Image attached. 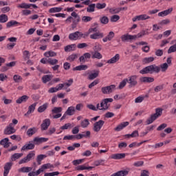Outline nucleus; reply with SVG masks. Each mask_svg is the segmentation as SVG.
<instances>
[{
	"label": "nucleus",
	"mask_w": 176,
	"mask_h": 176,
	"mask_svg": "<svg viewBox=\"0 0 176 176\" xmlns=\"http://www.w3.org/2000/svg\"><path fill=\"white\" fill-rule=\"evenodd\" d=\"M166 69H168V64L166 63L160 65V67L156 65H151L140 70V74L142 75H145L146 74H159L160 71L162 72H166Z\"/></svg>",
	"instance_id": "f257e3e1"
},
{
	"label": "nucleus",
	"mask_w": 176,
	"mask_h": 176,
	"mask_svg": "<svg viewBox=\"0 0 176 176\" xmlns=\"http://www.w3.org/2000/svg\"><path fill=\"white\" fill-rule=\"evenodd\" d=\"M109 102H113V99L110 98L102 100L100 104H99V111H108L109 109Z\"/></svg>",
	"instance_id": "f03ea898"
},
{
	"label": "nucleus",
	"mask_w": 176,
	"mask_h": 176,
	"mask_svg": "<svg viewBox=\"0 0 176 176\" xmlns=\"http://www.w3.org/2000/svg\"><path fill=\"white\" fill-rule=\"evenodd\" d=\"M34 157H35V152L31 151L27 155L26 157L19 160V164H24L25 163H28V162H31Z\"/></svg>",
	"instance_id": "7ed1b4c3"
},
{
	"label": "nucleus",
	"mask_w": 176,
	"mask_h": 176,
	"mask_svg": "<svg viewBox=\"0 0 176 176\" xmlns=\"http://www.w3.org/2000/svg\"><path fill=\"white\" fill-rule=\"evenodd\" d=\"M116 90V85H111L101 88V91L103 94H111Z\"/></svg>",
	"instance_id": "20e7f679"
},
{
	"label": "nucleus",
	"mask_w": 176,
	"mask_h": 176,
	"mask_svg": "<svg viewBox=\"0 0 176 176\" xmlns=\"http://www.w3.org/2000/svg\"><path fill=\"white\" fill-rule=\"evenodd\" d=\"M82 5H85L86 6H88L87 8V12H88V13H93V12L96 10V4L95 3L90 4V0H86L82 2Z\"/></svg>",
	"instance_id": "39448f33"
},
{
	"label": "nucleus",
	"mask_w": 176,
	"mask_h": 176,
	"mask_svg": "<svg viewBox=\"0 0 176 176\" xmlns=\"http://www.w3.org/2000/svg\"><path fill=\"white\" fill-rule=\"evenodd\" d=\"M138 76L137 75L131 76L127 79V83L129 84L130 87L137 86L138 82L137 81Z\"/></svg>",
	"instance_id": "423d86ee"
},
{
	"label": "nucleus",
	"mask_w": 176,
	"mask_h": 176,
	"mask_svg": "<svg viewBox=\"0 0 176 176\" xmlns=\"http://www.w3.org/2000/svg\"><path fill=\"white\" fill-rule=\"evenodd\" d=\"M149 19H151V16H149L146 14H143L133 17L132 19V21H133V23H135V21H144V20H149Z\"/></svg>",
	"instance_id": "0eeeda50"
},
{
	"label": "nucleus",
	"mask_w": 176,
	"mask_h": 176,
	"mask_svg": "<svg viewBox=\"0 0 176 176\" xmlns=\"http://www.w3.org/2000/svg\"><path fill=\"white\" fill-rule=\"evenodd\" d=\"M69 39L70 41H78L82 39V32H75L69 34Z\"/></svg>",
	"instance_id": "6e6552de"
},
{
	"label": "nucleus",
	"mask_w": 176,
	"mask_h": 176,
	"mask_svg": "<svg viewBox=\"0 0 176 176\" xmlns=\"http://www.w3.org/2000/svg\"><path fill=\"white\" fill-rule=\"evenodd\" d=\"M104 123H105V122L102 120H100L99 121L95 122L94 124V131L98 133V131H100V130H101L104 126Z\"/></svg>",
	"instance_id": "1a4fd4ad"
},
{
	"label": "nucleus",
	"mask_w": 176,
	"mask_h": 176,
	"mask_svg": "<svg viewBox=\"0 0 176 176\" xmlns=\"http://www.w3.org/2000/svg\"><path fill=\"white\" fill-rule=\"evenodd\" d=\"M16 129H14V126L13 124H10L4 130V134L7 135H10V134H14Z\"/></svg>",
	"instance_id": "9d476101"
},
{
	"label": "nucleus",
	"mask_w": 176,
	"mask_h": 176,
	"mask_svg": "<svg viewBox=\"0 0 176 176\" xmlns=\"http://www.w3.org/2000/svg\"><path fill=\"white\" fill-rule=\"evenodd\" d=\"M121 41L122 42H129V41H135V36H134V35H130L129 34H123L121 36Z\"/></svg>",
	"instance_id": "9b49d317"
},
{
	"label": "nucleus",
	"mask_w": 176,
	"mask_h": 176,
	"mask_svg": "<svg viewBox=\"0 0 176 176\" xmlns=\"http://www.w3.org/2000/svg\"><path fill=\"white\" fill-rule=\"evenodd\" d=\"M72 17L75 18V19L73 21V24H72V28H75V27H76V24H78V23H79V21H80V16H79V15L75 12H73L71 14Z\"/></svg>",
	"instance_id": "f8f14e48"
},
{
	"label": "nucleus",
	"mask_w": 176,
	"mask_h": 176,
	"mask_svg": "<svg viewBox=\"0 0 176 176\" xmlns=\"http://www.w3.org/2000/svg\"><path fill=\"white\" fill-rule=\"evenodd\" d=\"M120 60V55L119 54H116L114 56H113L111 58L109 59L107 61V64H116V63H118V61Z\"/></svg>",
	"instance_id": "ddd939ff"
},
{
	"label": "nucleus",
	"mask_w": 176,
	"mask_h": 176,
	"mask_svg": "<svg viewBox=\"0 0 176 176\" xmlns=\"http://www.w3.org/2000/svg\"><path fill=\"white\" fill-rule=\"evenodd\" d=\"M12 166H13V163L7 162L4 166V172L3 176H8L9 174V171H10V168H12Z\"/></svg>",
	"instance_id": "4468645a"
},
{
	"label": "nucleus",
	"mask_w": 176,
	"mask_h": 176,
	"mask_svg": "<svg viewBox=\"0 0 176 176\" xmlns=\"http://www.w3.org/2000/svg\"><path fill=\"white\" fill-rule=\"evenodd\" d=\"M10 144L12 143L9 142V138H5L0 141V145L5 148H9L10 146Z\"/></svg>",
	"instance_id": "2eb2a0df"
},
{
	"label": "nucleus",
	"mask_w": 176,
	"mask_h": 176,
	"mask_svg": "<svg viewBox=\"0 0 176 176\" xmlns=\"http://www.w3.org/2000/svg\"><path fill=\"white\" fill-rule=\"evenodd\" d=\"M35 148V144L30 142L29 143H26L22 148L21 151H32Z\"/></svg>",
	"instance_id": "dca6fc26"
},
{
	"label": "nucleus",
	"mask_w": 176,
	"mask_h": 176,
	"mask_svg": "<svg viewBox=\"0 0 176 176\" xmlns=\"http://www.w3.org/2000/svg\"><path fill=\"white\" fill-rule=\"evenodd\" d=\"M49 126H50V119L47 118L43 121L41 124V130L43 131L45 130H47L49 129Z\"/></svg>",
	"instance_id": "f3484780"
},
{
	"label": "nucleus",
	"mask_w": 176,
	"mask_h": 176,
	"mask_svg": "<svg viewBox=\"0 0 176 176\" xmlns=\"http://www.w3.org/2000/svg\"><path fill=\"white\" fill-rule=\"evenodd\" d=\"M111 159L114 160H120V159H124L126 157L125 153H116L111 155Z\"/></svg>",
	"instance_id": "a211bd4d"
},
{
	"label": "nucleus",
	"mask_w": 176,
	"mask_h": 176,
	"mask_svg": "<svg viewBox=\"0 0 176 176\" xmlns=\"http://www.w3.org/2000/svg\"><path fill=\"white\" fill-rule=\"evenodd\" d=\"M155 81V78L152 77H140V82L141 83H152V82Z\"/></svg>",
	"instance_id": "6ab92c4d"
},
{
	"label": "nucleus",
	"mask_w": 176,
	"mask_h": 176,
	"mask_svg": "<svg viewBox=\"0 0 176 176\" xmlns=\"http://www.w3.org/2000/svg\"><path fill=\"white\" fill-rule=\"evenodd\" d=\"M113 38H115V32H109L107 36L102 38V41L107 43L108 41H112Z\"/></svg>",
	"instance_id": "aec40b11"
},
{
	"label": "nucleus",
	"mask_w": 176,
	"mask_h": 176,
	"mask_svg": "<svg viewBox=\"0 0 176 176\" xmlns=\"http://www.w3.org/2000/svg\"><path fill=\"white\" fill-rule=\"evenodd\" d=\"M101 38H104V33L96 32L94 34L90 35L91 39H100Z\"/></svg>",
	"instance_id": "412c9836"
},
{
	"label": "nucleus",
	"mask_w": 176,
	"mask_h": 176,
	"mask_svg": "<svg viewBox=\"0 0 176 176\" xmlns=\"http://www.w3.org/2000/svg\"><path fill=\"white\" fill-rule=\"evenodd\" d=\"M129 122H124L120 124L118 126H116L114 130L115 131H120L121 130H123L124 127H127L129 126Z\"/></svg>",
	"instance_id": "4be33fe9"
},
{
	"label": "nucleus",
	"mask_w": 176,
	"mask_h": 176,
	"mask_svg": "<svg viewBox=\"0 0 176 176\" xmlns=\"http://www.w3.org/2000/svg\"><path fill=\"white\" fill-rule=\"evenodd\" d=\"M37 102H34L32 104L28 107V111L25 114V116H28V115H30V113H33L34 111H35V108L36 107Z\"/></svg>",
	"instance_id": "5701e85b"
},
{
	"label": "nucleus",
	"mask_w": 176,
	"mask_h": 176,
	"mask_svg": "<svg viewBox=\"0 0 176 176\" xmlns=\"http://www.w3.org/2000/svg\"><path fill=\"white\" fill-rule=\"evenodd\" d=\"M173 12V8H168V10H164L158 13L159 17H165V16H168L170 13Z\"/></svg>",
	"instance_id": "b1692460"
},
{
	"label": "nucleus",
	"mask_w": 176,
	"mask_h": 176,
	"mask_svg": "<svg viewBox=\"0 0 176 176\" xmlns=\"http://www.w3.org/2000/svg\"><path fill=\"white\" fill-rule=\"evenodd\" d=\"M34 144H42V142H47L49 141L48 138H34L33 140Z\"/></svg>",
	"instance_id": "393cba45"
},
{
	"label": "nucleus",
	"mask_w": 176,
	"mask_h": 176,
	"mask_svg": "<svg viewBox=\"0 0 176 176\" xmlns=\"http://www.w3.org/2000/svg\"><path fill=\"white\" fill-rule=\"evenodd\" d=\"M76 168L78 171H82L83 170H88V171H91V170L94 168V166H86L85 165H79Z\"/></svg>",
	"instance_id": "a878e982"
},
{
	"label": "nucleus",
	"mask_w": 176,
	"mask_h": 176,
	"mask_svg": "<svg viewBox=\"0 0 176 176\" xmlns=\"http://www.w3.org/2000/svg\"><path fill=\"white\" fill-rule=\"evenodd\" d=\"M29 97L26 95L21 96L19 99L16 100V104H22V102H27Z\"/></svg>",
	"instance_id": "bb28decb"
},
{
	"label": "nucleus",
	"mask_w": 176,
	"mask_h": 176,
	"mask_svg": "<svg viewBox=\"0 0 176 176\" xmlns=\"http://www.w3.org/2000/svg\"><path fill=\"white\" fill-rule=\"evenodd\" d=\"M65 113L68 116H72V115H75V107L74 106L68 107Z\"/></svg>",
	"instance_id": "cd10ccee"
},
{
	"label": "nucleus",
	"mask_w": 176,
	"mask_h": 176,
	"mask_svg": "<svg viewBox=\"0 0 176 176\" xmlns=\"http://www.w3.org/2000/svg\"><path fill=\"white\" fill-rule=\"evenodd\" d=\"M76 45L72 44L65 47V52H74L76 50Z\"/></svg>",
	"instance_id": "c85d7f7f"
},
{
	"label": "nucleus",
	"mask_w": 176,
	"mask_h": 176,
	"mask_svg": "<svg viewBox=\"0 0 176 176\" xmlns=\"http://www.w3.org/2000/svg\"><path fill=\"white\" fill-rule=\"evenodd\" d=\"M18 171L19 173H30V171H32V167L23 166L18 169Z\"/></svg>",
	"instance_id": "c756f323"
},
{
	"label": "nucleus",
	"mask_w": 176,
	"mask_h": 176,
	"mask_svg": "<svg viewBox=\"0 0 176 176\" xmlns=\"http://www.w3.org/2000/svg\"><path fill=\"white\" fill-rule=\"evenodd\" d=\"M17 8L19 9H25V10L31 9V4H30V3L28 4V3H22L21 4H19L17 6Z\"/></svg>",
	"instance_id": "7c9ffc66"
},
{
	"label": "nucleus",
	"mask_w": 176,
	"mask_h": 176,
	"mask_svg": "<svg viewBox=\"0 0 176 176\" xmlns=\"http://www.w3.org/2000/svg\"><path fill=\"white\" fill-rule=\"evenodd\" d=\"M87 108H88V109H91V111H99L98 109L100 108V103H98L96 107L92 104H89L87 105Z\"/></svg>",
	"instance_id": "2f4dec72"
},
{
	"label": "nucleus",
	"mask_w": 176,
	"mask_h": 176,
	"mask_svg": "<svg viewBox=\"0 0 176 176\" xmlns=\"http://www.w3.org/2000/svg\"><path fill=\"white\" fill-rule=\"evenodd\" d=\"M90 124V122L88 119H85L81 121L80 126L82 129H87L89 127V125Z\"/></svg>",
	"instance_id": "473e14b6"
},
{
	"label": "nucleus",
	"mask_w": 176,
	"mask_h": 176,
	"mask_svg": "<svg viewBox=\"0 0 176 176\" xmlns=\"http://www.w3.org/2000/svg\"><path fill=\"white\" fill-rule=\"evenodd\" d=\"M47 107H49V104L48 103H45L43 105L40 106L38 108V112H39V113H42V112H45V111H46V109H47Z\"/></svg>",
	"instance_id": "72a5a7b5"
},
{
	"label": "nucleus",
	"mask_w": 176,
	"mask_h": 176,
	"mask_svg": "<svg viewBox=\"0 0 176 176\" xmlns=\"http://www.w3.org/2000/svg\"><path fill=\"white\" fill-rule=\"evenodd\" d=\"M92 58H97L98 60H101L102 58V55L98 51H95L92 53Z\"/></svg>",
	"instance_id": "f704fd0d"
},
{
	"label": "nucleus",
	"mask_w": 176,
	"mask_h": 176,
	"mask_svg": "<svg viewBox=\"0 0 176 176\" xmlns=\"http://www.w3.org/2000/svg\"><path fill=\"white\" fill-rule=\"evenodd\" d=\"M78 57V54H72L69 55L66 60L67 61H69L70 63H72V61H75V60H76Z\"/></svg>",
	"instance_id": "c9c22d12"
},
{
	"label": "nucleus",
	"mask_w": 176,
	"mask_h": 176,
	"mask_svg": "<svg viewBox=\"0 0 176 176\" xmlns=\"http://www.w3.org/2000/svg\"><path fill=\"white\" fill-rule=\"evenodd\" d=\"M45 57H56L57 56V53L54 51H47L44 53Z\"/></svg>",
	"instance_id": "e433bc0d"
},
{
	"label": "nucleus",
	"mask_w": 176,
	"mask_h": 176,
	"mask_svg": "<svg viewBox=\"0 0 176 176\" xmlns=\"http://www.w3.org/2000/svg\"><path fill=\"white\" fill-rule=\"evenodd\" d=\"M35 133H36V129L35 127H33V128H30L27 131L26 134L27 135H28V137H32V135H34Z\"/></svg>",
	"instance_id": "4c0bfd02"
},
{
	"label": "nucleus",
	"mask_w": 176,
	"mask_h": 176,
	"mask_svg": "<svg viewBox=\"0 0 176 176\" xmlns=\"http://www.w3.org/2000/svg\"><path fill=\"white\" fill-rule=\"evenodd\" d=\"M73 69L74 71H86V69H87V65H78L74 67Z\"/></svg>",
	"instance_id": "58836bf2"
},
{
	"label": "nucleus",
	"mask_w": 176,
	"mask_h": 176,
	"mask_svg": "<svg viewBox=\"0 0 176 176\" xmlns=\"http://www.w3.org/2000/svg\"><path fill=\"white\" fill-rule=\"evenodd\" d=\"M53 78L52 75H45L42 77V80L43 83H47V82H50Z\"/></svg>",
	"instance_id": "ea45409f"
},
{
	"label": "nucleus",
	"mask_w": 176,
	"mask_h": 176,
	"mask_svg": "<svg viewBox=\"0 0 176 176\" xmlns=\"http://www.w3.org/2000/svg\"><path fill=\"white\" fill-rule=\"evenodd\" d=\"M30 57H31V54H30L29 51L25 50L23 52V58L25 61L30 60Z\"/></svg>",
	"instance_id": "a19ab883"
},
{
	"label": "nucleus",
	"mask_w": 176,
	"mask_h": 176,
	"mask_svg": "<svg viewBox=\"0 0 176 176\" xmlns=\"http://www.w3.org/2000/svg\"><path fill=\"white\" fill-rule=\"evenodd\" d=\"M63 10V8L60 7H54L49 10L50 13H58Z\"/></svg>",
	"instance_id": "79ce46f5"
},
{
	"label": "nucleus",
	"mask_w": 176,
	"mask_h": 176,
	"mask_svg": "<svg viewBox=\"0 0 176 176\" xmlns=\"http://www.w3.org/2000/svg\"><path fill=\"white\" fill-rule=\"evenodd\" d=\"M140 135V133H138V131H134L131 134H126L125 135V137H127V138H135V137H138Z\"/></svg>",
	"instance_id": "37998d69"
},
{
	"label": "nucleus",
	"mask_w": 176,
	"mask_h": 176,
	"mask_svg": "<svg viewBox=\"0 0 176 176\" xmlns=\"http://www.w3.org/2000/svg\"><path fill=\"white\" fill-rule=\"evenodd\" d=\"M99 74H100V71H96L94 73H91L89 75L88 79H89V80H93V79H96V78L98 76Z\"/></svg>",
	"instance_id": "c03bdc74"
},
{
	"label": "nucleus",
	"mask_w": 176,
	"mask_h": 176,
	"mask_svg": "<svg viewBox=\"0 0 176 176\" xmlns=\"http://www.w3.org/2000/svg\"><path fill=\"white\" fill-rule=\"evenodd\" d=\"M22 157H23V153H14L11 156V160H12V162H15V160H17Z\"/></svg>",
	"instance_id": "a18cd8bd"
},
{
	"label": "nucleus",
	"mask_w": 176,
	"mask_h": 176,
	"mask_svg": "<svg viewBox=\"0 0 176 176\" xmlns=\"http://www.w3.org/2000/svg\"><path fill=\"white\" fill-rule=\"evenodd\" d=\"M17 24H19V22L12 20L6 23V27L8 28H12V27H14V25H17Z\"/></svg>",
	"instance_id": "49530a36"
},
{
	"label": "nucleus",
	"mask_w": 176,
	"mask_h": 176,
	"mask_svg": "<svg viewBox=\"0 0 176 176\" xmlns=\"http://www.w3.org/2000/svg\"><path fill=\"white\" fill-rule=\"evenodd\" d=\"M154 60H155V58H153V56L146 57L142 60L144 64H149V63H152Z\"/></svg>",
	"instance_id": "de8ad7c7"
},
{
	"label": "nucleus",
	"mask_w": 176,
	"mask_h": 176,
	"mask_svg": "<svg viewBox=\"0 0 176 176\" xmlns=\"http://www.w3.org/2000/svg\"><path fill=\"white\" fill-rule=\"evenodd\" d=\"M100 21L102 24H108L109 23V19L107 16H103L100 18Z\"/></svg>",
	"instance_id": "09e8293b"
},
{
	"label": "nucleus",
	"mask_w": 176,
	"mask_h": 176,
	"mask_svg": "<svg viewBox=\"0 0 176 176\" xmlns=\"http://www.w3.org/2000/svg\"><path fill=\"white\" fill-rule=\"evenodd\" d=\"M75 126L74 123H67L60 127L61 130H68V129H71V127H74Z\"/></svg>",
	"instance_id": "8fccbe9b"
},
{
	"label": "nucleus",
	"mask_w": 176,
	"mask_h": 176,
	"mask_svg": "<svg viewBox=\"0 0 176 176\" xmlns=\"http://www.w3.org/2000/svg\"><path fill=\"white\" fill-rule=\"evenodd\" d=\"M13 80H14V82H15V83H20V82L23 80V78H21L20 75L15 74L13 76Z\"/></svg>",
	"instance_id": "3c124183"
},
{
	"label": "nucleus",
	"mask_w": 176,
	"mask_h": 176,
	"mask_svg": "<svg viewBox=\"0 0 176 176\" xmlns=\"http://www.w3.org/2000/svg\"><path fill=\"white\" fill-rule=\"evenodd\" d=\"M9 20L8 15L3 14L0 15V23H6Z\"/></svg>",
	"instance_id": "603ef678"
},
{
	"label": "nucleus",
	"mask_w": 176,
	"mask_h": 176,
	"mask_svg": "<svg viewBox=\"0 0 176 176\" xmlns=\"http://www.w3.org/2000/svg\"><path fill=\"white\" fill-rule=\"evenodd\" d=\"M145 97H147V96H138V98H136L135 99V104H140L141 102H142V101H144V100H145Z\"/></svg>",
	"instance_id": "864d4df0"
},
{
	"label": "nucleus",
	"mask_w": 176,
	"mask_h": 176,
	"mask_svg": "<svg viewBox=\"0 0 176 176\" xmlns=\"http://www.w3.org/2000/svg\"><path fill=\"white\" fill-rule=\"evenodd\" d=\"M45 157H47L46 155L41 154L38 155L36 157V162L38 164H41V162H42Z\"/></svg>",
	"instance_id": "5fc2aeb1"
},
{
	"label": "nucleus",
	"mask_w": 176,
	"mask_h": 176,
	"mask_svg": "<svg viewBox=\"0 0 176 176\" xmlns=\"http://www.w3.org/2000/svg\"><path fill=\"white\" fill-rule=\"evenodd\" d=\"M47 63L48 64H50V65H56V64L58 63V60L54 58H48Z\"/></svg>",
	"instance_id": "6e6d98bb"
},
{
	"label": "nucleus",
	"mask_w": 176,
	"mask_h": 176,
	"mask_svg": "<svg viewBox=\"0 0 176 176\" xmlns=\"http://www.w3.org/2000/svg\"><path fill=\"white\" fill-rule=\"evenodd\" d=\"M52 113H61L63 107H54L52 110Z\"/></svg>",
	"instance_id": "4d7b16f0"
},
{
	"label": "nucleus",
	"mask_w": 176,
	"mask_h": 176,
	"mask_svg": "<svg viewBox=\"0 0 176 176\" xmlns=\"http://www.w3.org/2000/svg\"><path fill=\"white\" fill-rule=\"evenodd\" d=\"M43 167V170H47V168H54V166L51 164L50 163L45 164L41 166Z\"/></svg>",
	"instance_id": "13d9d810"
},
{
	"label": "nucleus",
	"mask_w": 176,
	"mask_h": 176,
	"mask_svg": "<svg viewBox=\"0 0 176 176\" xmlns=\"http://www.w3.org/2000/svg\"><path fill=\"white\" fill-rule=\"evenodd\" d=\"M56 133V128L52 127L48 129V131L45 133L46 135H52Z\"/></svg>",
	"instance_id": "bf43d9fd"
},
{
	"label": "nucleus",
	"mask_w": 176,
	"mask_h": 176,
	"mask_svg": "<svg viewBox=\"0 0 176 176\" xmlns=\"http://www.w3.org/2000/svg\"><path fill=\"white\" fill-rule=\"evenodd\" d=\"M63 140H64L74 141V140H75V135H65V136H64Z\"/></svg>",
	"instance_id": "052dcab7"
},
{
	"label": "nucleus",
	"mask_w": 176,
	"mask_h": 176,
	"mask_svg": "<svg viewBox=\"0 0 176 176\" xmlns=\"http://www.w3.org/2000/svg\"><path fill=\"white\" fill-rule=\"evenodd\" d=\"M120 19V16H119V15H113L111 16L110 21H111V23H116Z\"/></svg>",
	"instance_id": "680f3d73"
},
{
	"label": "nucleus",
	"mask_w": 176,
	"mask_h": 176,
	"mask_svg": "<svg viewBox=\"0 0 176 176\" xmlns=\"http://www.w3.org/2000/svg\"><path fill=\"white\" fill-rule=\"evenodd\" d=\"M72 83H74V79H72V78H70L68 80V82L63 83V85L65 86V89H68V87H69V86L72 85Z\"/></svg>",
	"instance_id": "e2e57ef3"
},
{
	"label": "nucleus",
	"mask_w": 176,
	"mask_h": 176,
	"mask_svg": "<svg viewBox=\"0 0 176 176\" xmlns=\"http://www.w3.org/2000/svg\"><path fill=\"white\" fill-rule=\"evenodd\" d=\"M96 8L97 9H105V8H107V3H96Z\"/></svg>",
	"instance_id": "0e129e2a"
},
{
	"label": "nucleus",
	"mask_w": 176,
	"mask_h": 176,
	"mask_svg": "<svg viewBox=\"0 0 176 176\" xmlns=\"http://www.w3.org/2000/svg\"><path fill=\"white\" fill-rule=\"evenodd\" d=\"M175 52H176V43L173 45H171L168 50V54H171V53H175Z\"/></svg>",
	"instance_id": "69168bd1"
},
{
	"label": "nucleus",
	"mask_w": 176,
	"mask_h": 176,
	"mask_svg": "<svg viewBox=\"0 0 176 176\" xmlns=\"http://www.w3.org/2000/svg\"><path fill=\"white\" fill-rule=\"evenodd\" d=\"M127 85V78L124 79L119 85L118 88L119 89H123L124 86Z\"/></svg>",
	"instance_id": "338daca9"
},
{
	"label": "nucleus",
	"mask_w": 176,
	"mask_h": 176,
	"mask_svg": "<svg viewBox=\"0 0 176 176\" xmlns=\"http://www.w3.org/2000/svg\"><path fill=\"white\" fill-rule=\"evenodd\" d=\"M60 173L58 171L52 172V173H46L44 174V176H56L58 175Z\"/></svg>",
	"instance_id": "774afa93"
}]
</instances>
